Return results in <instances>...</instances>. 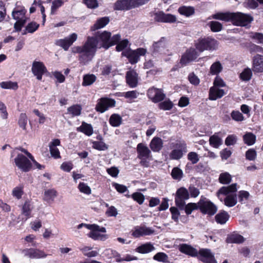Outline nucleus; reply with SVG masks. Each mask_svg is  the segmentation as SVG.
<instances>
[{
	"label": "nucleus",
	"mask_w": 263,
	"mask_h": 263,
	"mask_svg": "<svg viewBox=\"0 0 263 263\" xmlns=\"http://www.w3.org/2000/svg\"><path fill=\"white\" fill-rule=\"evenodd\" d=\"M215 19L224 21H231L236 26H246L253 20V17L242 12L217 13L215 14Z\"/></svg>",
	"instance_id": "obj_2"
},
{
	"label": "nucleus",
	"mask_w": 263,
	"mask_h": 263,
	"mask_svg": "<svg viewBox=\"0 0 263 263\" xmlns=\"http://www.w3.org/2000/svg\"><path fill=\"white\" fill-rule=\"evenodd\" d=\"M256 138V136L250 132L246 133L243 136L244 143L249 146L252 145L255 143Z\"/></svg>",
	"instance_id": "obj_34"
},
{
	"label": "nucleus",
	"mask_w": 263,
	"mask_h": 263,
	"mask_svg": "<svg viewBox=\"0 0 263 263\" xmlns=\"http://www.w3.org/2000/svg\"><path fill=\"white\" fill-rule=\"evenodd\" d=\"M82 108L79 105H72L67 109V111L71 114L72 116H79L81 112Z\"/></svg>",
	"instance_id": "obj_41"
},
{
	"label": "nucleus",
	"mask_w": 263,
	"mask_h": 263,
	"mask_svg": "<svg viewBox=\"0 0 263 263\" xmlns=\"http://www.w3.org/2000/svg\"><path fill=\"white\" fill-rule=\"evenodd\" d=\"M26 11L24 8H17L12 11V15L14 20L17 21L22 20L26 22Z\"/></svg>",
	"instance_id": "obj_26"
},
{
	"label": "nucleus",
	"mask_w": 263,
	"mask_h": 263,
	"mask_svg": "<svg viewBox=\"0 0 263 263\" xmlns=\"http://www.w3.org/2000/svg\"><path fill=\"white\" fill-rule=\"evenodd\" d=\"M180 210H184L185 213L187 215H190L192 213L193 210L198 209V205L197 203H189L187 204L183 205V207L182 208H179Z\"/></svg>",
	"instance_id": "obj_40"
},
{
	"label": "nucleus",
	"mask_w": 263,
	"mask_h": 263,
	"mask_svg": "<svg viewBox=\"0 0 263 263\" xmlns=\"http://www.w3.org/2000/svg\"><path fill=\"white\" fill-rule=\"evenodd\" d=\"M109 121L112 126L118 127L121 124L122 118L120 115L114 114L110 116Z\"/></svg>",
	"instance_id": "obj_37"
},
{
	"label": "nucleus",
	"mask_w": 263,
	"mask_h": 263,
	"mask_svg": "<svg viewBox=\"0 0 263 263\" xmlns=\"http://www.w3.org/2000/svg\"><path fill=\"white\" fill-rule=\"evenodd\" d=\"M172 214V218L175 221H178V217L180 215V213L178 209L175 206L171 207L170 209Z\"/></svg>",
	"instance_id": "obj_59"
},
{
	"label": "nucleus",
	"mask_w": 263,
	"mask_h": 263,
	"mask_svg": "<svg viewBox=\"0 0 263 263\" xmlns=\"http://www.w3.org/2000/svg\"><path fill=\"white\" fill-rule=\"evenodd\" d=\"M121 40V36L119 34H117L113 35L111 37H110L109 43L106 45V49H108L109 47L117 44Z\"/></svg>",
	"instance_id": "obj_51"
},
{
	"label": "nucleus",
	"mask_w": 263,
	"mask_h": 263,
	"mask_svg": "<svg viewBox=\"0 0 263 263\" xmlns=\"http://www.w3.org/2000/svg\"><path fill=\"white\" fill-rule=\"evenodd\" d=\"M57 196V192L54 189H48L44 192V200L47 202L53 201Z\"/></svg>",
	"instance_id": "obj_33"
},
{
	"label": "nucleus",
	"mask_w": 263,
	"mask_h": 263,
	"mask_svg": "<svg viewBox=\"0 0 263 263\" xmlns=\"http://www.w3.org/2000/svg\"><path fill=\"white\" fill-rule=\"evenodd\" d=\"M97 80V77L93 74H87L83 76L82 85L87 86L92 85Z\"/></svg>",
	"instance_id": "obj_35"
},
{
	"label": "nucleus",
	"mask_w": 263,
	"mask_h": 263,
	"mask_svg": "<svg viewBox=\"0 0 263 263\" xmlns=\"http://www.w3.org/2000/svg\"><path fill=\"white\" fill-rule=\"evenodd\" d=\"M138 0H118L114 4L116 10H128L140 6Z\"/></svg>",
	"instance_id": "obj_4"
},
{
	"label": "nucleus",
	"mask_w": 263,
	"mask_h": 263,
	"mask_svg": "<svg viewBox=\"0 0 263 263\" xmlns=\"http://www.w3.org/2000/svg\"><path fill=\"white\" fill-rule=\"evenodd\" d=\"M31 71L38 80H41L43 75L47 72V69L43 63L34 61L32 63Z\"/></svg>",
	"instance_id": "obj_13"
},
{
	"label": "nucleus",
	"mask_w": 263,
	"mask_h": 263,
	"mask_svg": "<svg viewBox=\"0 0 263 263\" xmlns=\"http://www.w3.org/2000/svg\"><path fill=\"white\" fill-rule=\"evenodd\" d=\"M166 48V40L164 37L160 39L158 42H154L152 47L153 55L158 53H162Z\"/></svg>",
	"instance_id": "obj_18"
},
{
	"label": "nucleus",
	"mask_w": 263,
	"mask_h": 263,
	"mask_svg": "<svg viewBox=\"0 0 263 263\" xmlns=\"http://www.w3.org/2000/svg\"><path fill=\"white\" fill-rule=\"evenodd\" d=\"M187 158L192 161V164H195L199 161L198 155L195 152H190L187 155Z\"/></svg>",
	"instance_id": "obj_63"
},
{
	"label": "nucleus",
	"mask_w": 263,
	"mask_h": 263,
	"mask_svg": "<svg viewBox=\"0 0 263 263\" xmlns=\"http://www.w3.org/2000/svg\"><path fill=\"white\" fill-rule=\"evenodd\" d=\"M198 255L196 256L200 260L205 263H214L213 254L211 251L208 249H201L197 250Z\"/></svg>",
	"instance_id": "obj_17"
},
{
	"label": "nucleus",
	"mask_w": 263,
	"mask_h": 263,
	"mask_svg": "<svg viewBox=\"0 0 263 263\" xmlns=\"http://www.w3.org/2000/svg\"><path fill=\"white\" fill-rule=\"evenodd\" d=\"M237 184L233 183L228 186L221 187L217 193V197L221 200H224V204L229 207H232L237 203L236 192Z\"/></svg>",
	"instance_id": "obj_3"
},
{
	"label": "nucleus",
	"mask_w": 263,
	"mask_h": 263,
	"mask_svg": "<svg viewBox=\"0 0 263 263\" xmlns=\"http://www.w3.org/2000/svg\"><path fill=\"white\" fill-rule=\"evenodd\" d=\"M231 117L233 120L236 121H242L244 117L239 111H233L231 113Z\"/></svg>",
	"instance_id": "obj_60"
},
{
	"label": "nucleus",
	"mask_w": 263,
	"mask_h": 263,
	"mask_svg": "<svg viewBox=\"0 0 263 263\" xmlns=\"http://www.w3.org/2000/svg\"><path fill=\"white\" fill-rule=\"evenodd\" d=\"M215 100L220 98L226 93L225 89L223 88L226 87V85L223 81L219 77H217L215 79Z\"/></svg>",
	"instance_id": "obj_14"
},
{
	"label": "nucleus",
	"mask_w": 263,
	"mask_h": 263,
	"mask_svg": "<svg viewBox=\"0 0 263 263\" xmlns=\"http://www.w3.org/2000/svg\"><path fill=\"white\" fill-rule=\"evenodd\" d=\"M126 81L132 88H135L138 84V74L134 70H129L126 73Z\"/></svg>",
	"instance_id": "obj_23"
},
{
	"label": "nucleus",
	"mask_w": 263,
	"mask_h": 263,
	"mask_svg": "<svg viewBox=\"0 0 263 263\" xmlns=\"http://www.w3.org/2000/svg\"><path fill=\"white\" fill-rule=\"evenodd\" d=\"M178 248L180 252L192 257H196L198 254L196 249L188 244H180Z\"/></svg>",
	"instance_id": "obj_20"
},
{
	"label": "nucleus",
	"mask_w": 263,
	"mask_h": 263,
	"mask_svg": "<svg viewBox=\"0 0 263 263\" xmlns=\"http://www.w3.org/2000/svg\"><path fill=\"white\" fill-rule=\"evenodd\" d=\"M189 198V193L188 190L184 187H181L178 189L176 193L175 197V202L176 205L178 208H182L183 205L185 204L186 200Z\"/></svg>",
	"instance_id": "obj_5"
},
{
	"label": "nucleus",
	"mask_w": 263,
	"mask_h": 263,
	"mask_svg": "<svg viewBox=\"0 0 263 263\" xmlns=\"http://www.w3.org/2000/svg\"><path fill=\"white\" fill-rule=\"evenodd\" d=\"M230 217L228 213L224 211L219 212L215 216L216 221L219 224H223L226 223Z\"/></svg>",
	"instance_id": "obj_31"
},
{
	"label": "nucleus",
	"mask_w": 263,
	"mask_h": 263,
	"mask_svg": "<svg viewBox=\"0 0 263 263\" xmlns=\"http://www.w3.org/2000/svg\"><path fill=\"white\" fill-rule=\"evenodd\" d=\"M250 196V194L246 191H240L239 192L238 198L239 201L243 203V201H247Z\"/></svg>",
	"instance_id": "obj_58"
},
{
	"label": "nucleus",
	"mask_w": 263,
	"mask_h": 263,
	"mask_svg": "<svg viewBox=\"0 0 263 263\" xmlns=\"http://www.w3.org/2000/svg\"><path fill=\"white\" fill-rule=\"evenodd\" d=\"M77 130L78 132H82L88 136H91L93 133L92 126L85 122H83L81 126L77 128Z\"/></svg>",
	"instance_id": "obj_32"
},
{
	"label": "nucleus",
	"mask_w": 263,
	"mask_h": 263,
	"mask_svg": "<svg viewBox=\"0 0 263 263\" xmlns=\"http://www.w3.org/2000/svg\"><path fill=\"white\" fill-rule=\"evenodd\" d=\"M213 45V39L211 37H207L199 39L195 44V46L200 52H202L205 50L211 49Z\"/></svg>",
	"instance_id": "obj_15"
},
{
	"label": "nucleus",
	"mask_w": 263,
	"mask_h": 263,
	"mask_svg": "<svg viewBox=\"0 0 263 263\" xmlns=\"http://www.w3.org/2000/svg\"><path fill=\"white\" fill-rule=\"evenodd\" d=\"M252 70L254 72H263V56L257 54L253 58Z\"/></svg>",
	"instance_id": "obj_22"
},
{
	"label": "nucleus",
	"mask_w": 263,
	"mask_h": 263,
	"mask_svg": "<svg viewBox=\"0 0 263 263\" xmlns=\"http://www.w3.org/2000/svg\"><path fill=\"white\" fill-rule=\"evenodd\" d=\"M178 12L182 15L190 16L194 13V9L192 7L182 6L178 9Z\"/></svg>",
	"instance_id": "obj_38"
},
{
	"label": "nucleus",
	"mask_w": 263,
	"mask_h": 263,
	"mask_svg": "<svg viewBox=\"0 0 263 263\" xmlns=\"http://www.w3.org/2000/svg\"><path fill=\"white\" fill-rule=\"evenodd\" d=\"M23 193V186L22 185L15 187L12 191V195L17 199L22 198Z\"/></svg>",
	"instance_id": "obj_43"
},
{
	"label": "nucleus",
	"mask_w": 263,
	"mask_h": 263,
	"mask_svg": "<svg viewBox=\"0 0 263 263\" xmlns=\"http://www.w3.org/2000/svg\"><path fill=\"white\" fill-rule=\"evenodd\" d=\"M246 157L248 160H254L256 157V152L253 149H250L246 152Z\"/></svg>",
	"instance_id": "obj_62"
},
{
	"label": "nucleus",
	"mask_w": 263,
	"mask_h": 263,
	"mask_svg": "<svg viewBox=\"0 0 263 263\" xmlns=\"http://www.w3.org/2000/svg\"><path fill=\"white\" fill-rule=\"evenodd\" d=\"M77 38V34L76 33H73L64 39L57 40L55 44L57 46L62 48L65 51H67Z\"/></svg>",
	"instance_id": "obj_11"
},
{
	"label": "nucleus",
	"mask_w": 263,
	"mask_h": 263,
	"mask_svg": "<svg viewBox=\"0 0 263 263\" xmlns=\"http://www.w3.org/2000/svg\"><path fill=\"white\" fill-rule=\"evenodd\" d=\"M39 24L34 22L29 23L26 27V30L28 33H32L39 28Z\"/></svg>",
	"instance_id": "obj_52"
},
{
	"label": "nucleus",
	"mask_w": 263,
	"mask_h": 263,
	"mask_svg": "<svg viewBox=\"0 0 263 263\" xmlns=\"http://www.w3.org/2000/svg\"><path fill=\"white\" fill-rule=\"evenodd\" d=\"M0 87L3 89L16 90L18 88V85L16 82L5 81L0 82Z\"/></svg>",
	"instance_id": "obj_39"
},
{
	"label": "nucleus",
	"mask_w": 263,
	"mask_h": 263,
	"mask_svg": "<svg viewBox=\"0 0 263 263\" xmlns=\"http://www.w3.org/2000/svg\"><path fill=\"white\" fill-rule=\"evenodd\" d=\"M245 241V238L241 235L233 233L229 235L227 238L228 243H242Z\"/></svg>",
	"instance_id": "obj_29"
},
{
	"label": "nucleus",
	"mask_w": 263,
	"mask_h": 263,
	"mask_svg": "<svg viewBox=\"0 0 263 263\" xmlns=\"http://www.w3.org/2000/svg\"><path fill=\"white\" fill-rule=\"evenodd\" d=\"M25 255L31 258H41L47 256L43 251L35 249H29L24 251Z\"/></svg>",
	"instance_id": "obj_25"
},
{
	"label": "nucleus",
	"mask_w": 263,
	"mask_h": 263,
	"mask_svg": "<svg viewBox=\"0 0 263 263\" xmlns=\"http://www.w3.org/2000/svg\"><path fill=\"white\" fill-rule=\"evenodd\" d=\"M79 191L86 195H90L91 193L90 187L87 184L84 182H80L78 185Z\"/></svg>",
	"instance_id": "obj_44"
},
{
	"label": "nucleus",
	"mask_w": 263,
	"mask_h": 263,
	"mask_svg": "<svg viewBox=\"0 0 263 263\" xmlns=\"http://www.w3.org/2000/svg\"><path fill=\"white\" fill-rule=\"evenodd\" d=\"M93 147L99 151H105L108 149V146L103 141L93 142Z\"/></svg>",
	"instance_id": "obj_54"
},
{
	"label": "nucleus",
	"mask_w": 263,
	"mask_h": 263,
	"mask_svg": "<svg viewBox=\"0 0 263 263\" xmlns=\"http://www.w3.org/2000/svg\"><path fill=\"white\" fill-rule=\"evenodd\" d=\"M171 175L174 179L180 180L183 176L182 171L178 167H175L172 170Z\"/></svg>",
	"instance_id": "obj_45"
},
{
	"label": "nucleus",
	"mask_w": 263,
	"mask_h": 263,
	"mask_svg": "<svg viewBox=\"0 0 263 263\" xmlns=\"http://www.w3.org/2000/svg\"><path fill=\"white\" fill-rule=\"evenodd\" d=\"M64 2L62 0H54L52 2V6L51 8V13L53 14L54 12L60 7H61Z\"/></svg>",
	"instance_id": "obj_56"
},
{
	"label": "nucleus",
	"mask_w": 263,
	"mask_h": 263,
	"mask_svg": "<svg viewBox=\"0 0 263 263\" xmlns=\"http://www.w3.org/2000/svg\"><path fill=\"white\" fill-rule=\"evenodd\" d=\"M109 22L108 17H103L98 19L96 23L91 27L92 30H96L105 27Z\"/></svg>",
	"instance_id": "obj_30"
},
{
	"label": "nucleus",
	"mask_w": 263,
	"mask_h": 263,
	"mask_svg": "<svg viewBox=\"0 0 263 263\" xmlns=\"http://www.w3.org/2000/svg\"><path fill=\"white\" fill-rule=\"evenodd\" d=\"M18 123L20 127L22 128L24 130L26 129L27 123V117L26 114L22 113L20 115Z\"/></svg>",
	"instance_id": "obj_46"
},
{
	"label": "nucleus",
	"mask_w": 263,
	"mask_h": 263,
	"mask_svg": "<svg viewBox=\"0 0 263 263\" xmlns=\"http://www.w3.org/2000/svg\"><path fill=\"white\" fill-rule=\"evenodd\" d=\"M219 181L222 183H228L231 181V176L227 172L222 173L220 175Z\"/></svg>",
	"instance_id": "obj_50"
},
{
	"label": "nucleus",
	"mask_w": 263,
	"mask_h": 263,
	"mask_svg": "<svg viewBox=\"0 0 263 263\" xmlns=\"http://www.w3.org/2000/svg\"><path fill=\"white\" fill-rule=\"evenodd\" d=\"M153 259L159 261L165 262L167 261L168 256L164 253L159 252L154 256Z\"/></svg>",
	"instance_id": "obj_49"
},
{
	"label": "nucleus",
	"mask_w": 263,
	"mask_h": 263,
	"mask_svg": "<svg viewBox=\"0 0 263 263\" xmlns=\"http://www.w3.org/2000/svg\"><path fill=\"white\" fill-rule=\"evenodd\" d=\"M98 43L96 37L89 36L84 45L75 47L73 52L79 53V60L81 63L86 64L91 61L95 56Z\"/></svg>",
	"instance_id": "obj_1"
},
{
	"label": "nucleus",
	"mask_w": 263,
	"mask_h": 263,
	"mask_svg": "<svg viewBox=\"0 0 263 263\" xmlns=\"http://www.w3.org/2000/svg\"><path fill=\"white\" fill-rule=\"evenodd\" d=\"M252 75V71L250 68H246L240 73V77L243 81H249Z\"/></svg>",
	"instance_id": "obj_47"
},
{
	"label": "nucleus",
	"mask_w": 263,
	"mask_h": 263,
	"mask_svg": "<svg viewBox=\"0 0 263 263\" xmlns=\"http://www.w3.org/2000/svg\"><path fill=\"white\" fill-rule=\"evenodd\" d=\"M132 196L133 199L140 204H142L145 199L144 196L139 192L134 193L132 194Z\"/></svg>",
	"instance_id": "obj_55"
},
{
	"label": "nucleus",
	"mask_w": 263,
	"mask_h": 263,
	"mask_svg": "<svg viewBox=\"0 0 263 263\" xmlns=\"http://www.w3.org/2000/svg\"><path fill=\"white\" fill-rule=\"evenodd\" d=\"M155 20L157 22L172 23L176 21V17L172 14L159 12L156 13Z\"/></svg>",
	"instance_id": "obj_19"
},
{
	"label": "nucleus",
	"mask_w": 263,
	"mask_h": 263,
	"mask_svg": "<svg viewBox=\"0 0 263 263\" xmlns=\"http://www.w3.org/2000/svg\"><path fill=\"white\" fill-rule=\"evenodd\" d=\"M147 96L153 102L157 103L163 100L165 95L162 89L153 87L147 90Z\"/></svg>",
	"instance_id": "obj_12"
},
{
	"label": "nucleus",
	"mask_w": 263,
	"mask_h": 263,
	"mask_svg": "<svg viewBox=\"0 0 263 263\" xmlns=\"http://www.w3.org/2000/svg\"><path fill=\"white\" fill-rule=\"evenodd\" d=\"M95 226L98 228L93 229H90L91 232L88 234V236L95 240H105L106 239V235H101L99 232H106V229L104 227H100L97 224H95Z\"/></svg>",
	"instance_id": "obj_21"
},
{
	"label": "nucleus",
	"mask_w": 263,
	"mask_h": 263,
	"mask_svg": "<svg viewBox=\"0 0 263 263\" xmlns=\"http://www.w3.org/2000/svg\"><path fill=\"white\" fill-rule=\"evenodd\" d=\"M250 37L257 43L263 44V34L261 33H252Z\"/></svg>",
	"instance_id": "obj_57"
},
{
	"label": "nucleus",
	"mask_w": 263,
	"mask_h": 263,
	"mask_svg": "<svg viewBox=\"0 0 263 263\" xmlns=\"http://www.w3.org/2000/svg\"><path fill=\"white\" fill-rule=\"evenodd\" d=\"M173 106V103L169 100H165L159 104V107L164 110H170Z\"/></svg>",
	"instance_id": "obj_48"
},
{
	"label": "nucleus",
	"mask_w": 263,
	"mask_h": 263,
	"mask_svg": "<svg viewBox=\"0 0 263 263\" xmlns=\"http://www.w3.org/2000/svg\"><path fill=\"white\" fill-rule=\"evenodd\" d=\"M139 92L136 90L128 91L125 93L124 96L125 98L130 99H136L138 97Z\"/></svg>",
	"instance_id": "obj_64"
},
{
	"label": "nucleus",
	"mask_w": 263,
	"mask_h": 263,
	"mask_svg": "<svg viewBox=\"0 0 263 263\" xmlns=\"http://www.w3.org/2000/svg\"><path fill=\"white\" fill-rule=\"evenodd\" d=\"M128 41L127 40H124L119 42L116 46V50L118 51H121L125 49L128 45Z\"/></svg>",
	"instance_id": "obj_61"
},
{
	"label": "nucleus",
	"mask_w": 263,
	"mask_h": 263,
	"mask_svg": "<svg viewBox=\"0 0 263 263\" xmlns=\"http://www.w3.org/2000/svg\"><path fill=\"white\" fill-rule=\"evenodd\" d=\"M146 52V50L143 48H139L135 50H131L127 53L122 52V54L126 56L132 64L137 63L140 57L144 55Z\"/></svg>",
	"instance_id": "obj_10"
},
{
	"label": "nucleus",
	"mask_w": 263,
	"mask_h": 263,
	"mask_svg": "<svg viewBox=\"0 0 263 263\" xmlns=\"http://www.w3.org/2000/svg\"><path fill=\"white\" fill-rule=\"evenodd\" d=\"M199 56L198 52L193 48L187 49L182 54L180 60V63L182 66H186L190 63L195 61Z\"/></svg>",
	"instance_id": "obj_7"
},
{
	"label": "nucleus",
	"mask_w": 263,
	"mask_h": 263,
	"mask_svg": "<svg viewBox=\"0 0 263 263\" xmlns=\"http://www.w3.org/2000/svg\"><path fill=\"white\" fill-rule=\"evenodd\" d=\"M198 209H199L203 214H208L212 215L214 214V204L207 198L201 196L200 200L197 203Z\"/></svg>",
	"instance_id": "obj_9"
},
{
	"label": "nucleus",
	"mask_w": 263,
	"mask_h": 263,
	"mask_svg": "<svg viewBox=\"0 0 263 263\" xmlns=\"http://www.w3.org/2000/svg\"><path fill=\"white\" fill-rule=\"evenodd\" d=\"M111 33L109 32L104 31L98 35V38L102 42V46L106 49V45L109 43Z\"/></svg>",
	"instance_id": "obj_36"
},
{
	"label": "nucleus",
	"mask_w": 263,
	"mask_h": 263,
	"mask_svg": "<svg viewBox=\"0 0 263 263\" xmlns=\"http://www.w3.org/2000/svg\"><path fill=\"white\" fill-rule=\"evenodd\" d=\"M237 141V137L235 135H229L225 140V144L227 146H231L235 144Z\"/></svg>",
	"instance_id": "obj_53"
},
{
	"label": "nucleus",
	"mask_w": 263,
	"mask_h": 263,
	"mask_svg": "<svg viewBox=\"0 0 263 263\" xmlns=\"http://www.w3.org/2000/svg\"><path fill=\"white\" fill-rule=\"evenodd\" d=\"M173 149L170 154L171 159L174 160L180 159L183 155L187 152L186 144L183 141H179L176 143Z\"/></svg>",
	"instance_id": "obj_8"
},
{
	"label": "nucleus",
	"mask_w": 263,
	"mask_h": 263,
	"mask_svg": "<svg viewBox=\"0 0 263 263\" xmlns=\"http://www.w3.org/2000/svg\"><path fill=\"white\" fill-rule=\"evenodd\" d=\"M32 208L30 202L28 200L26 201L22 207L23 214L27 217H29L31 214Z\"/></svg>",
	"instance_id": "obj_42"
},
{
	"label": "nucleus",
	"mask_w": 263,
	"mask_h": 263,
	"mask_svg": "<svg viewBox=\"0 0 263 263\" xmlns=\"http://www.w3.org/2000/svg\"><path fill=\"white\" fill-rule=\"evenodd\" d=\"M138 157L141 160H145L149 158L151 151L143 143H139L137 145Z\"/></svg>",
	"instance_id": "obj_24"
},
{
	"label": "nucleus",
	"mask_w": 263,
	"mask_h": 263,
	"mask_svg": "<svg viewBox=\"0 0 263 263\" xmlns=\"http://www.w3.org/2000/svg\"><path fill=\"white\" fill-rule=\"evenodd\" d=\"M116 102L113 99L107 98H102L97 103L96 109L97 111L103 113L107 110L109 107L115 106Z\"/></svg>",
	"instance_id": "obj_16"
},
{
	"label": "nucleus",
	"mask_w": 263,
	"mask_h": 263,
	"mask_svg": "<svg viewBox=\"0 0 263 263\" xmlns=\"http://www.w3.org/2000/svg\"><path fill=\"white\" fill-rule=\"evenodd\" d=\"M162 139L158 137L154 138L151 142L150 147L154 152H159L162 147Z\"/></svg>",
	"instance_id": "obj_28"
},
{
	"label": "nucleus",
	"mask_w": 263,
	"mask_h": 263,
	"mask_svg": "<svg viewBox=\"0 0 263 263\" xmlns=\"http://www.w3.org/2000/svg\"><path fill=\"white\" fill-rule=\"evenodd\" d=\"M14 162L18 168L25 172L29 171L32 166L30 160L22 154H17L14 159Z\"/></svg>",
	"instance_id": "obj_6"
},
{
	"label": "nucleus",
	"mask_w": 263,
	"mask_h": 263,
	"mask_svg": "<svg viewBox=\"0 0 263 263\" xmlns=\"http://www.w3.org/2000/svg\"><path fill=\"white\" fill-rule=\"evenodd\" d=\"M155 249V247L151 243L147 242L137 247L136 251L139 253L145 254L148 253Z\"/></svg>",
	"instance_id": "obj_27"
}]
</instances>
